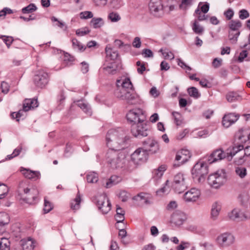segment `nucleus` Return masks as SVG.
Instances as JSON below:
<instances>
[{"mask_svg": "<svg viewBox=\"0 0 250 250\" xmlns=\"http://www.w3.org/2000/svg\"><path fill=\"white\" fill-rule=\"evenodd\" d=\"M104 71L108 74H114L116 73L117 69V65L115 62H111L109 65H106L104 68Z\"/></svg>", "mask_w": 250, "mask_h": 250, "instance_id": "32", "label": "nucleus"}, {"mask_svg": "<svg viewBox=\"0 0 250 250\" xmlns=\"http://www.w3.org/2000/svg\"><path fill=\"white\" fill-rule=\"evenodd\" d=\"M192 29L196 34H202L204 31L203 27L197 24L196 21L194 22L192 27Z\"/></svg>", "mask_w": 250, "mask_h": 250, "instance_id": "56", "label": "nucleus"}, {"mask_svg": "<svg viewBox=\"0 0 250 250\" xmlns=\"http://www.w3.org/2000/svg\"><path fill=\"white\" fill-rule=\"evenodd\" d=\"M236 138L241 143H245L250 141V130L248 129H239L235 135Z\"/></svg>", "mask_w": 250, "mask_h": 250, "instance_id": "24", "label": "nucleus"}, {"mask_svg": "<svg viewBox=\"0 0 250 250\" xmlns=\"http://www.w3.org/2000/svg\"><path fill=\"white\" fill-rule=\"evenodd\" d=\"M18 192L20 195L23 196V200L29 204L34 203L38 195L37 189L33 188L28 180L23 181L20 183Z\"/></svg>", "mask_w": 250, "mask_h": 250, "instance_id": "2", "label": "nucleus"}, {"mask_svg": "<svg viewBox=\"0 0 250 250\" xmlns=\"http://www.w3.org/2000/svg\"><path fill=\"white\" fill-rule=\"evenodd\" d=\"M145 146V150H146V152L154 154L158 152L159 150V144L155 140L149 138L144 143Z\"/></svg>", "mask_w": 250, "mask_h": 250, "instance_id": "21", "label": "nucleus"}, {"mask_svg": "<svg viewBox=\"0 0 250 250\" xmlns=\"http://www.w3.org/2000/svg\"><path fill=\"white\" fill-rule=\"evenodd\" d=\"M186 219L187 216L184 212L176 210L172 214L170 222L175 226H180L183 225Z\"/></svg>", "mask_w": 250, "mask_h": 250, "instance_id": "20", "label": "nucleus"}, {"mask_svg": "<svg viewBox=\"0 0 250 250\" xmlns=\"http://www.w3.org/2000/svg\"><path fill=\"white\" fill-rule=\"evenodd\" d=\"M95 200L98 208L103 214H106L110 210L111 205L106 195H98L96 197Z\"/></svg>", "mask_w": 250, "mask_h": 250, "instance_id": "9", "label": "nucleus"}, {"mask_svg": "<svg viewBox=\"0 0 250 250\" xmlns=\"http://www.w3.org/2000/svg\"><path fill=\"white\" fill-rule=\"evenodd\" d=\"M235 172L240 178H243L247 175V169L245 167H237L235 169Z\"/></svg>", "mask_w": 250, "mask_h": 250, "instance_id": "48", "label": "nucleus"}, {"mask_svg": "<svg viewBox=\"0 0 250 250\" xmlns=\"http://www.w3.org/2000/svg\"><path fill=\"white\" fill-rule=\"evenodd\" d=\"M23 111L22 109L20 110L18 112H13L11 114V116L13 118L17 119V121H19V118L23 116Z\"/></svg>", "mask_w": 250, "mask_h": 250, "instance_id": "61", "label": "nucleus"}, {"mask_svg": "<svg viewBox=\"0 0 250 250\" xmlns=\"http://www.w3.org/2000/svg\"><path fill=\"white\" fill-rule=\"evenodd\" d=\"M127 120L134 124L143 122L145 120L143 111L140 108L130 110L126 114Z\"/></svg>", "mask_w": 250, "mask_h": 250, "instance_id": "12", "label": "nucleus"}, {"mask_svg": "<svg viewBox=\"0 0 250 250\" xmlns=\"http://www.w3.org/2000/svg\"><path fill=\"white\" fill-rule=\"evenodd\" d=\"M190 243L185 241H181L180 244L176 248V250H184L189 247Z\"/></svg>", "mask_w": 250, "mask_h": 250, "instance_id": "57", "label": "nucleus"}, {"mask_svg": "<svg viewBox=\"0 0 250 250\" xmlns=\"http://www.w3.org/2000/svg\"><path fill=\"white\" fill-rule=\"evenodd\" d=\"M186 187L185 178L183 174L178 173L176 174L174 177L172 188L176 192L180 193L186 189Z\"/></svg>", "mask_w": 250, "mask_h": 250, "instance_id": "13", "label": "nucleus"}, {"mask_svg": "<svg viewBox=\"0 0 250 250\" xmlns=\"http://www.w3.org/2000/svg\"><path fill=\"white\" fill-rule=\"evenodd\" d=\"M0 250H10V242L8 239L2 238L0 241Z\"/></svg>", "mask_w": 250, "mask_h": 250, "instance_id": "43", "label": "nucleus"}, {"mask_svg": "<svg viewBox=\"0 0 250 250\" xmlns=\"http://www.w3.org/2000/svg\"><path fill=\"white\" fill-rule=\"evenodd\" d=\"M188 92L190 97L197 99L200 97V94L198 89L195 87H191L188 89Z\"/></svg>", "mask_w": 250, "mask_h": 250, "instance_id": "44", "label": "nucleus"}, {"mask_svg": "<svg viewBox=\"0 0 250 250\" xmlns=\"http://www.w3.org/2000/svg\"><path fill=\"white\" fill-rule=\"evenodd\" d=\"M53 208V205L47 200L46 197L44 199V208L43 211L44 213H47L50 211Z\"/></svg>", "mask_w": 250, "mask_h": 250, "instance_id": "45", "label": "nucleus"}, {"mask_svg": "<svg viewBox=\"0 0 250 250\" xmlns=\"http://www.w3.org/2000/svg\"><path fill=\"white\" fill-rule=\"evenodd\" d=\"M0 87L1 88L2 92L6 94V93H7L9 91V86L7 83H6L5 82H2L1 83Z\"/></svg>", "mask_w": 250, "mask_h": 250, "instance_id": "62", "label": "nucleus"}, {"mask_svg": "<svg viewBox=\"0 0 250 250\" xmlns=\"http://www.w3.org/2000/svg\"><path fill=\"white\" fill-rule=\"evenodd\" d=\"M229 218L232 220H236L240 218V210L238 209H233L229 214Z\"/></svg>", "mask_w": 250, "mask_h": 250, "instance_id": "49", "label": "nucleus"}, {"mask_svg": "<svg viewBox=\"0 0 250 250\" xmlns=\"http://www.w3.org/2000/svg\"><path fill=\"white\" fill-rule=\"evenodd\" d=\"M86 180L89 183H96L99 180L98 175L95 172H89L86 175Z\"/></svg>", "mask_w": 250, "mask_h": 250, "instance_id": "37", "label": "nucleus"}, {"mask_svg": "<svg viewBox=\"0 0 250 250\" xmlns=\"http://www.w3.org/2000/svg\"><path fill=\"white\" fill-rule=\"evenodd\" d=\"M21 171L25 177L29 179L36 180L38 179L40 176L39 172L32 171L28 169L23 168L21 170Z\"/></svg>", "mask_w": 250, "mask_h": 250, "instance_id": "29", "label": "nucleus"}, {"mask_svg": "<svg viewBox=\"0 0 250 250\" xmlns=\"http://www.w3.org/2000/svg\"><path fill=\"white\" fill-rule=\"evenodd\" d=\"M234 241V236L229 233H223L220 234L216 238L218 245L221 247H228L231 245Z\"/></svg>", "mask_w": 250, "mask_h": 250, "instance_id": "16", "label": "nucleus"}, {"mask_svg": "<svg viewBox=\"0 0 250 250\" xmlns=\"http://www.w3.org/2000/svg\"><path fill=\"white\" fill-rule=\"evenodd\" d=\"M125 211L121 207L117 206L116 214L115 215V220L117 223L123 222L125 220Z\"/></svg>", "mask_w": 250, "mask_h": 250, "instance_id": "31", "label": "nucleus"}, {"mask_svg": "<svg viewBox=\"0 0 250 250\" xmlns=\"http://www.w3.org/2000/svg\"><path fill=\"white\" fill-rule=\"evenodd\" d=\"M172 115L174 118L175 123L177 125H180L182 124V117L181 115L177 112H173Z\"/></svg>", "mask_w": 250, "mask_h": 250, "instance_id": "52", "label": "nucleus"}, {"mask_svg": "<svg viewBox=\"0 0 250 250\" xmlns=\"http://www.w3.org/2000/svg\"><path fill=\"white\" fill-rule=\"evenodd\" d=\"M148 6L150 13L154 16L160 17L163 15V5L161 0H151Z\"/></svg>", "mask_w": 250, "mask_h": 250, "instance_id": "15", "label": "nucleus"}, {"mask_svg": "<svg viewBox=\"0 0 250 250\" xmlns=\"http://www.w3.org/2000/svg\"><path fill=\"white\" fill-rule=\"evenodd\" d=\"M115 96L117 98L125 101L127 104L129 105L136 104L139 101V97L135 93L134 89L126 92L122 91L118 92Z\"/></svg>", "mask_w": 250, "mask_h": 250, "instance_id": "7", "label": "nucleus"}, {"mask_svg": "<svg viewBox=\"0 0 250 250\" xmlns=\"http://www.w3.org/2000/svg\"><path fill=\"white\" fill-rule=\"evenodd\" d=\"M249 14L246 10L242 9L240 11L239 18L241 19H242V20L245 19L247 18L248 17H249Z\"/></svg>", "mask_w": 250, "mask_h": 250, "instance_id": "64", "label": "nucleus"}, {"mask_svg": "<svg viewBox=\"0 0 250 250\" xmlns=\"http://www.w3.org/2000/svg\"><path fill=\"white\" fill-rule=\"evenodd\" d=\"M72 46L74 49L80 51H83L86 47L81 44V43L76 39L73 38L72 40Z\"/></svg>", "mask_w": 250, "mask_h": 250, "instance_id": "40", "label": "nucleus"}, {"mask_svg": "<svg viewBox=\"0 0 250 250\" xmlns=\"http://www.w3.org/2000/svg\"><path fill=\"white\" fill-rule=\"evenodd\" d=\"M116 149L110 148L106 155L107 163L112 168H117L122 166L124 161V156L119 153Z\"/></svg>", "mask_w": 250, "mask_h": 250, "instance_id": "4", "label": "nucleus"}, {"mask_svg": "<svg viewBox=\"0 0 250 250\" xmlns=\"http://www.w3.org/2000/svg\"><path fill=\"white\" fill-rule=\"evenodd\" d=\"M104 24L103 20L101 18H93L90 21V25L94 28L101 27Z\"/></svg>", "mask_w": 250, "mask_h": 250, "instance_id": "39", "label": "nucleus"}, {"mask_svg": "<svg viewBox=\"0 0 250 250\" xmlns=\"http://www.w3.org/2000/svg\"><path fill=\"white\" fill-rule=\"evenodd\" d=\"M132 45L133 47L137 48H139L141 47V42L139 37H136L134 38L132 42Z\"/></svg>", "mask_w": 250, "mask_h": 250, "instance_id": "63", "label": "nucleus"}, {"mask_svg": "<svg viewBox=\"0 0 250 250\" xmlns=\"http://www.w3.org/2000/svg\"><path fill=\"white\" fill-rule=\"evenodd\" d=\"M81 197L78 192L76 198L71 202V208L73 210H77L80 207Z\"/></svg>", "mask_w": 250, "mask_h": 250, "instance_id": "36", "label": "nucleus"}, {"mask_svg": "<svg viewBox=\"0 0 250 250\" xmlns=\"http://www.w3.org/2000/svg\"><path fill=\"white\" fill-rule=\"evenodd\" d=\"M190 157V153L189 150L187 149H182L178 151L175 157V161H177L178 163L174 164L173 166L174 167L180 166L188 161Z\"/></svg>", "mask_w": 250, "mask_h": 250, "instance_id": "19", "label": "nucleus"}, {"mask_svg": "<svg viewBox=\"0 0 250 250\" xmlns=\"http://www.w3.org/2000/svg\"><path fill=\"white\" fill-rule=\"evenodd\" d=\"M200 194L198 189L192 188L185 193L184 198L187 202H194L198 199Z\"/></svg>", "mask_w": 250, "mask_h": 250, "instance_id": "22", "label": "nucleus"}, {"mask_svg": "<svg viewBox=\"0 0 250 250\" xmlns=\"http://www.w3.org/2000/svg\"><path fill=\"white\" fill-rule=\"evenodd\" d=\"M239 118V114L234 113L226 114L222 119V125L225 127L228 128L235 123Z\"/></svg>", "mask_w": 250, "mask_h": 250, "instance_id": "23", "label": "nucleus"}, {"mask_svg": "<svg viewBox=\"0 0 250 250\" xmlns=\"http://www.w3.org/2000/svg\"><path fill=\"white\" fill-rule=\"evenodd\" d=\"M222 205L220 202L215 201L211 206L210 217L213 220H216L221 210Z\"/></svg>", "mask_w": 250, "mask_h": 250, "instance_id": "27", "label": "nucleus"}, {"mask_svg": "<svg viewBox=\"0 0 250 250\" xmlns=\"http://www.w3.org/2000/svg\"><path fill=\"white\" fill-rule=\"evenodd\" d=\"M148 132L147 125L143 122L133 124L131 126V133L137 138H142L147 136Z\"/></svg>", "mask_w": 250, "mask_h": 250, "instance_id": "10", "label": "nucleus"}, {"mask_svg": "<svg viewBox=\"0 0 250 250\" xmlns=\"http://www.w3.org/2000/svg\"><path fill=\"white\" fill-rule=\"evenodd\" d=\"M76 104L80 107L85 113L90 115L91 114V109L88 104L83 103L82 101H78L76 102Z\"/></svg>", "mask_w": 250, "mask_h": 250, "instance_id": "35", "label": "nucleus"}, {"mask_svg": "<svg viewBox=\"0 0 250 250\" xmlns=\"http://www.w3.org/2000/svg\"><path fill=\"white\" fill-rule=\"evenodd\" d=\"M93 14L90 11H84L82 12L80 14V16L81 19H87L93 17Z\"/></svg>", "mask_w": 250, "mask_h": 250, "instance_id": "59", "label": "nucleus"}, {"mask_svg": "<svg viewBox=\"0 0 250 250\" xmlns=\"http://www.w3.org/2000/svg\"><path fill=\"white\" fill-rule=\"evenodd\" d=\"M117 88L115 92V95L122 91H130L134 90L133 86L129 78H126L123 81H117Z\"/></svg>", "mask_w": 250, "mask_h": 250, "instance_id": "17", "label": "nucleus"}, {"mask_svg": "<svg viewBox=\"0 0 250 250\" xmlns=\"http://www.w3.org/2000/svg\"><path fill=\"white\" fill-rule=\"evenodd\" d=\"M106 57L107 58L111 60H115L118 56V53L116 51H113V49L108 46H107L105 49Z\"/></svg>", "mask_w": 250, "mask_h": 250, "instance_id": "34", "label": "nucleus"}, {"mask_svg": "<svg viewBox=\"0 0 250 250\" xmlns=\"http://www.w3.org/2000/svg\"><path fill=\"white\" fill-rule=\"evenodd\" d=\"M148 157L146 150L142 147L137 149L131 155L132 161L136 164H140L145 162Z\"/></svg>", "mask_w": 250, "mask_h": 250, "instance_id": "14", "label": "nucleus"}, {"mask_svg": "<svg viewBox=\"0 0 250 250\" xmlns=\"http://www.w3.org/2000/svg\"><path fill=\"white\" fill-rule=\"evenodd\" d=\"M193 1V0H181V2L179 5L180 9L186 10L192 5Z\"/></svg>", "mask_w": 250, "mask_h": 250, "instance_id": "46", "label": "nucleus"}, {"mask_svg": "<svg viewBox=\"0 0 250 250\" xmlns=\"http://www.w3.org/2000/svg\"><path fill=\"white\" fill-rule=\"evenodd\" d=\"M228 152L229 154L228 157L229 160H232L233 157L236 154L240 155L238 160L235 161L239 164H241L246 160L245 157L250 156V146L244 148L242 145H238L232 146L231 149H229Z\"/></svg>", "mask_w": 250, "mask_h": 250, "instance_id": "3", "label": "nucleus"}, {"mask_svg": "<svg viewBox=\"0 0 250 250\" xmlns=\"http://www.w3.org/2000/svg\"><path fill=\"white\" fill-rule=\"evenodd\" d=\"M10 222V217L5 212H0V234L5 230V227Z\"/></svg>", "mask_w": 250, "mask_h": 250, "instance_id": "28", "label": "nucleus"}, {"mask_svg": "<svg viewBox=\"0 0 250 250\" xmlns=\"http://www.w3.org/2000/svg\"><path fill=\"white\" fill-rule=\"evenodd\" d=\"M51 20L53 23V25L54 26H58L60 28L62 29L64 31H66L67 29V25L63 21L59 20L55 17H52Z\"/></svg>", "mask_w": 250, "mask_h": 250, "instance_id": "33", "label": "nucleus"}, {"mask_svg": "<svg viewBox=\"0 0 250 250\" xmlns=\"http://www.w3.org/2000/svg\"><path fill=\"white\" fill-rule=\"evenodd\" d=\"M160 52L162 53L165 59L173 60L174 58V54L170 51L168 52L166 49H161Z\"/></svg>", "mask_w": 250, "mask_h": 250, "instance_id": "50", "label": "nucleus"}, {"mask_svg": "<svg viewBox=\"0 0 250 250\" xmlns=\"http://www.w3.org/2000/svg\"><path fill=\"white\" fill-rule=\"evenodd\" d=\"M0 39H1L9 48L13 42L14 40L12 37L0 35Z\"/></svg>", "mask_w": 250, "mask_h": 250, "instance_id": "51", "label": "nucleus"}, {"mask_svg": "<svg viewBox=\"0 0 250 250\" xmlns=\"http://www.w3.org/2000/svg\"><path fill=\"white\" fill-rule=\"evenodd\" d=\"M229 39L230 42L232 44H235L240 35L239 28L241 27V22L237 21H231L229 23Z\"/></svg>", "mask_w": 250, "mask_h": 250, "instance_id": "8", "label": "nucleus"}, {"mask_svg": "<svg viewBox=\"0 0 250 250\" xmlns=\"http://www.w3.org/2000/svg\"><path fill=\"white\" fill-rule=\"evenodd\" d=\"M248 56V52L246 50H243L240 53L239 56L238 58V62H242L244 61L245 58Z\"/></svg>", "mask_w": 250, "mask_h": 250, "instance_id": "60", "label": "nucleus"}, {"mask_svg": "<svg viewBox=\"0 0 250 250\" xmlns=\"http://www.w3.org/2000/svg\"><path fill=\"white\" fill-rule=\"evenodd\" d=\"M21 246L23 250H33L34 248L33 240L28 238L21 240Z\"/></svg>", "mask_w": 250, "mask_h": 250, "instance_id": "30", "label": "nucleus"}, {"mask_svg": "<svg viewBox=\"0 0 250 250\" xmlns=\"http://www.w3.org/2000/svg\"><path fill=\"white\" fill-rule=\"evenodd\" d=\"M191 173L194 179L196 180L198 183H202L208 173V166L204 162H199L194 165Z\"/></svg>", "mask_w": 250, "mask_h": 250, "instance_id": "5", "label": "nucleus"}, {"mask_svg": "<svg viewBox=\"0 0 250 250\" xmlns=\"http://www.w3.org/2000/svg\"><path fill=\"white\" fill-rule=\"evenodd\" d=\"M125 132L122 129H111L106 134V145L110 148L119 150L125 142Z\"/></svg>", "mask_w": 250, "mask_h": 250, "instance_id": "1", "label": "nucleus"}, {"mask_svg": "<svg viewBox=\"0 0 250 250\" xmlns=\"http://www.w3.org/2000/svg\"><path fill=\"white\" fill-rule=\"evenodd\" d=\"M37 7L34 3H30L21 9L23 14H29L37 10Z\"/></svg>", "mask_w": 250, "mask_h": 250, "instance_id": "42", "label": "nucleus"}, {"mask_svg": "<svg viewBox=\"0 0 250 250\" xmlns=\"http://www.w3.org/2000/svg\"><path fill=\"white\" fill-rule=\"evenodd\" d=\"M136 65L138 66L137 68V72L138 73L142 74L146 69L145 66V63L141 62L140 61H138L136 62Z\"/></svg>", "mask_w": 250, "mask_h": 250, "instance_id": "58", "label": "nucleus"}, {"mask_svg": "<svg viewBox=\"0 0 250 250\" xmlns=\"http://www.w3.org/2000/svg\"><path fill=\"white\" fill-rule=\"evenodd\" d=\"M121 180V178L120 177H118L116 175H113L110 177V179L106 182V188H109L111 187L112 186L118 184Z\"/></svg>", "mask_w": 250, "mask_h": 250, "instance_id": "38", "label": "nucleus"}, {"mask_svg": "<svg viewBox=\"0 0 250 250\" xmlns=\"http://www.w3.org/2000/svg\"><path fill=\"white\" fill-rule=\"evenodd\" d=\"M108 18L112 22H117L121 20L120 15L117 13L115 12L110 13L108 16Z\"/></svg>", "mask_w": 250, "mask_h": 250, "instance_id": "55", "label": "nucleus"}, {"mask_svg": "<svg viewBox=\"0 0 250 250\" xmlns=\"http://www.w3.org/2000/svg\"><path fill=\"white\" fill-rule=\"evenodd\" d=\"M133 200L138 202L139 205H147L151 202L150 195L146 193H140L133 197Z\"/></svg>", "mask_w": 250, "mask_h": 250, "instance_id": "26", "label": "nucleus"}, {"mask_svg": "<svg viewBox=\"0 0 250 250\" xmlns=\"http://www.w3.org/2000/svg\"><path fill=\"white\" fill-rule=\"evenodd\" d=\"M231 148L232 147H229L226 150V152H224L221 149H218L214 150L208 157L207 159L208 163L212 164L218 161H220L225 158H226L228 161H231V160H229L228 158L229 154L228 153V151L229 149H231Z\"/></svg>", "mask_w": 250, "mask_h": 250, "instance_id": "11", "label": "nucleus"}, {"mask_svg": "<svg viewBox=\"0 0 250 250\" xmlns=\"http://www.w3.org/2000/svg\"><path fill=\"white\" fill-rule=\"evenodd\" d=\"M48 74L43 71H39L34 78V82L35 85L41 88L45 86L48 83Z\"/></svg>", "mask_w": 250, "mask_h": 250, "instance_id": "18", "label": "nucleus"}, {"mask_svg": "<svg viewBox=\"0 0 250 250\" xmlns=\"http://www.w3.org/2000/svg\"><path fill=\"white\" fill-rule=\"evenodd\" d=\"M90 32V30L87 27L78 29L76 31V34L78 36H83Z\"/></svg>", "mask_w": 250, "mask_h": 250, "instance_id": "53", "label": "nucleus"}, {"mask_svg": "<svg viewBox=\"0 0 250 250\" xmlns=\"http://www.w3.org/2000/svg\"><path fill=\"white\" fill-rule=\"evenodd\" d=\"M39 105L37 99H26L23 103L22 110L24 112L33 109Z\"/></svg>", "mask_w": 250, "mask_h": 250, "instance_id": "25", "label": "nucleus"}, {"mask_svg": "<svg viewBox=\"0 0 250 250\" xmlns=\"http://www.w3.org/2000/svg\"><path fill=\"white\" fill-rule=\"evenodd\" d=\"M169 183L168 180H167L166 182V185L163 187L162 188H160V189L156 191L157 195L159 196H163L165 193H167L169 191V188L167 186L168 183Z\"/></svg>", "mask_w": 250, "mask_h": 250, "instance_id": "47", "label": "nucleus"}, {"mask_svg": "<svg viewBox=\"0 0 250 250\" xmlns=\"http://www.w3.org/2000/svg\"><path fill=\"white\" fill-rule=\"evenodd\" d=\"M226 99L229 102H233L239 100L241 97L237 93L231 92L227 94Z\"/></svg>", "mask_w": 250, "mask_h": 250, "instance_id": "41", "label": "nucleus"}, {"mask_svg": "<svg viewBox=\"0 0 250 250\" xmlns=\"http://www.w3.org/2000/svg\"><path fill=\"white\" fill-rule=\"evenodd\" d=\"M208 184L214 188L222 186L226 181V175L223 170H218L210 174L208 178Z\"/></svg>", "mask_w": 250, "mask_h": 250, "instance_id": "6", "label": "nucleus"}, {"mask_svg": "<svg viewBox=\"0 0 250 250\" xmlns=\"http://www.w3.org/2000/svg\"><path fill=\"white\" fill-rule=\"evenodd\" d=\"M8 188L4 184H0V199L3 198L8 193Z\"/></svg>", "mask_w": 250, "mask_h": 250, "instance_id": "54", "label": "nucleus"}]
</instances>
